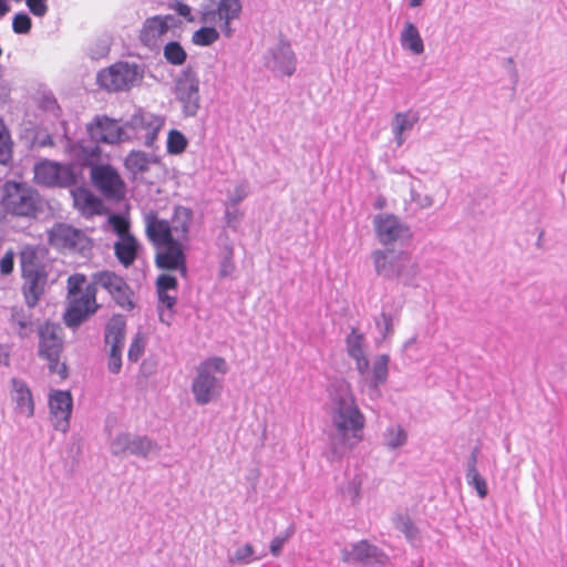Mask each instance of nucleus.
Masks as SVG:
<instances>
[{"label":"nucleus","instance_id":"48","mask_svg":"<svg viewBox=\"0 0 567 567\" xmlns=\"http://www.w3.org/2000/svg\"><path fill=\"white\" fill-rule=\"evenodd\" d=\"M411 200L421 209H427L434 205V198L430 194H421L411 188Z\"/></svg>","mask_w":567,"mask_h":567},{"label":"nucleus","instance_id":"17","mask_svg":"<svg viewBox=\"0 0 567 567\" xmlns=\"http://www.w3.org/2000/svg\"><path fill=\"white\" fill-rule=\"evenodd\" d=\"M51 245L63 248L83 251L90 246L86 235L65 224H56L48 231Z\"/></svg>","mask_w":567,"mask_h":567},{"label":"nucleus","instance_id":"50","mask_svg":"<svg viewBox=\"0 0 567 567\" xmlns=\"http://www.w3.org/2000/svg\"><path fill=\"white\" fill-rule=\"evenodd\" d=\"M85 282V276L81 274H75L69 277L68 279V289H69V296L75 295V293H82L84 290H81V287Z\"/></svg>","mask_w":567,"mask_h":567},{"label":"nucleus","instance_id":"45","mask_svg":"<svg viewBox=\"0 0 567 567\" xmlns=\"http://www.w3.org/2000/svg\"><path fill=\"white\" fill-rule=\"evenodd\" d=\"M466 481L470 486L475 488L480 498L483 499L487 496L488 489L486 481L478 472L466 474Z\"/></svg>","mask_w":567,"mask_h":567},{"label":"nucleus","instance_id":"46","mask_svg":"<svg viewBox=\"0 0 567 567\" xmlns=\"http://www.w3.org/2000/svg\"><path fill=\"white\" fill-rule=\"evenodd\" d=\"M248 195V185L246 183H239L228 194L227 204L230 206H237Z\"/></svg>","mask_w":567,"mask_h":567},{"label":"nucleus","instance_id":"23","mask_svg":"<svg viewBox=\"0 0 567 567\" xmlns=\"http://www.w3.org/2000/svg\"><path fill=\"white\" fill-rule=\"evenodd\" d=\"M342 560L346 563H363L365 565H384L388 556L377 546L361 540L351 546V549L342 550Z\"/></svg>","mask_w":567,"mask_h":567},{"label":"nucleus","instance_id":"42","mask_svg":"<svg viewBox=\"0 0 567 567\" xmlns=\"http://www.w3.org/2000/svg\"><path fill=\"white\" fill-rule=\"evenodd\" d=\"M12 143L10 140L9 132L0 120V163L6 164L11 158Z\"/></svg>","mask_w":567,"mask_h":567},{"label":"nucleus","instance_id":"58","mask_svg":"<svg viewBox=\"0 0 567 567\" xmlns=\"http://www.w3.org/2000/svg\"><path fill=\"white\" fill-rule=\"evenodd\" d=\"M176 10L181 16L192 20L190 8L187 4L178 3Z\"/></svg>","mask_w":567,"mask_h":567},{"label":"nucleus","instance_id":"4","mask_svg":"<svg viewBox=\"0 0 567 567\" xmlns=\"http://www.w3.org/2000/svg\"><path fill=\"white\" fill-rule=\"evenodd\" d=\"M228 364L221 357H209L202 361L192 380V393L198 405H207L216 401L224 388Z\"/></svg>","mask_w":567,"mask_h":567},{"label":"nucleus","instance_id":"13","mask_svg":"<svg viewBox=\"0 0 567 567\" xmlns=\"http://www.w3.org/2000/svg\"><path fill=\"white\" fill-rule=\"evenodd\" d=\"M96 309V288L90 284L82 293L69 296L64 322L70 328H76Z\"/></svg>","mask_w":567,"mask_h":567},{"label":"nucleus","instance_id":"31","mask_svg":"<svg viewBox=\"0 0 567 567\" xmlns=\"http://www.w3.org/2000/svg\"><path fill=\"white\" fill-rule=\"evenodd\" d=\"M400 42L403 49L415 55L424 52V43L417 28L411 21H405L400 33Z\"/></svg>","mask_w":567,"mask_h":567},{"label":"nucleus","instance_id":"2","mask_svg":"<svg viewBox=\"0 0 567 567\" xmlns=\"http://www.w3.org/2000/svg\"><path fill=\"white\" fill-rule=\"evenodd\" d=\"M328 396L329 413L337 433L329 436L326 457L333 462L341 460L363 439L365 416L360 411L351 384L347 380L331 381Z\"/></svg>","mask_w":567,"mask_h":567},{"label":"nucleus","instance_id":"47","mask_svg":"<svg viewBox=\"0 0 567 567\" xmlns=\"http://www.w3.org/2000/svg\"><path fill=\"white\" fill-rule=\"evenodd\" d=\"M243 218V213L237 208V206H230L227 204L225 210V219L228 227L236 230L240 224Z\"/></svg>","mask_w":567,"mask_h":567},{"label":"nucleus","instance_id":"55","mask_svg":"<svg viewBox=\"0 0 567 567\" xmlns=\"http://www.w3.org/2000/svg\"><path fill=\"white\" fill-rule=\"evenodd\" d=\"M289 537H290V534L286 533L285 535L276 536L271 540V543H270V553L275 557H278L281 554V549H282L284 545L286 544V542L289 539Z\"/></svg>","mask_w":567,"mask_h":567},{"label":"nucleus","instance_id":"53","mask_svg":"<svg viewBox=\"0 0 567 567\" xmlns=\"http://www.w3.org/2000/svg\"><path fill=\"white\" fill-rule=\"evenodd\" d=\"M235 270V265L233 261V250L228 249L225 257L223 258L220 262V269L219 275L221 277H228L230 276Z\"/></svg>","mask_w":567,"mask_h":567},{"label":"nucleus","instance_id":"61","mask_svg":"<svg viewBox=\"0 0 567 567\" xmlns=\"http://www.w3.org/2000/svg\"><path fill=\"white\" fill-rule=\"evenodd\" d=\"M424 0H410V7L416 8L423 3Z\"/></svg>","mask_w":567,"mask_h":567},{"label":"nucleus","instance_id":"54","mask_svg":"<svg viewBox=\"0 0 567 567\" xmlns=\"http://www.w3.org/2000/svg\"><path fill=\"white\" fill-rule=\"evenodd\" d=\"M14 266V252L7 250L0 259V271L2 275H10Z\"/></svg>","mask_w":567,"mask_h":567},{"label":"nucleus","instance_id":"11","mask_svg":"<svg viewBox=\"0 0 567 567\" xmlns=\"http://www.w3.org/2000/svg\"><path fill=\"white\" fill-rule=\"evenodd\" d=\"M179 24L181 20L173 14L147 18L140 30V40L152 50L158 49L169 33L174 35Z\"/></svg>","mask_w":567,"mask_h":567},{"label":"nucleus","instance_id":"21","mask_svg":"<svg viewBox=\"0 0 567 567\" xmlns=\"http://www.w3.org/2000/svg\"><path fill=\"white\" fill-rule=\"evenodd\" d=\"M389 362L390 357L388 354H379L373 359L371 370L368 367L365 373H359L368 389V395L373 400L381 396L380 386L388 380Z\"/></svg>","mask_w":567,"mask_h":567},{"label":"nucleus","instance_id":"49","mask_svg":"<svg viewBox=\"0 0 567 567\" xmlns=\"http://www.w3.org/2000/svg\"><path fill=\"white\" fill-rule=\"evenodd\" d=\"M30 12L38 18L44 17L49 11L48 0H25Z\"/></svg>","mask_w":567,"mask_h":567},{"label":"nucleus","instance_id":"28","mask_svg":"<svg viewBox=\"0 0 567 567\" xmlns=\"http://www.w3.org/2000/svg\"><path fill=\"white\" fill-rule=\"evenodd\" d=\"M71 193L74 206L82 213V215L93 216L100 214L102 203L89 189L78 187L72 189Z\"/></svg>","mask_w":567,"mask_h":567},{"label":"nucleus","instance_id":"35","mask_svg":"<svg viewBox=\"0 0 567 567\" xmlns=\"http://www.w3.org/2000/svg\"><path fill=\"white\" fill-rule=\"evenodd\" d=\"M383 445L389 450H398L408 442V433L400 424L389 425L382 434Z\"/></svg>","mask_w":567,"mask_h":567},{"label":"nucleus","instance_id":"18","mask_svg":"<svg viewBox=\"0 0 567 567\" xmlns=\"http://www.w3.org/2000/svg\"><path fill=\"white\" fill-rule=\"evenodd\" d=\"M165 124V118L150 112L140 111L131 118V125L143 140L144 145L152 147L158 133Z\"/></svg>","mask_w":567,"mask_h":567},{"label":"nucleus","instance_id":"25","mask_svg":"<svg viewBox=\"0 0 567 567\" xmlns=\"http://www.w3.org/2000/svg\"><path fill=\"white\" fill-rule=\"evenodd\" d=\"M419 121V112L414 110L398 112L393 115L391 121V131L396 146L400 147L404 144L410 132L414 128Z\"/></svg>","mask_w":567,"mask_h":567},{"label":"nucleus","instance_id":"15","mask_svg":"<svg viewBox=\"0 0 567 567\" xmlns=\"http://www.w3.org/2000/svg\"><path fill=\"white\" fill-rule=\"evenodd\" d=\"M34 177L38 183L47 186H71L75 184L76 176L70 165L45 161L34 167Z\"/></svg>","mask_w":567,"mask_h":567},{"label":"nucleus","instance_id":"20","mask_svg":"<svg viewBox=\"0 0 567 567\" xmlns=\"http://www.w3.org/2000/svg\"><path fill=\"white\" fill-rule=\"evenodd\" d=\"M87 132L96 143L115 144L122 142L126 135L115 120L107 116H96L87 125Z\"/></svg>","mask_w":567,"mask_h":567},{"label":"nucleus","instance_id":"14","mask_svg":"<svg viewBox=\"0 0 567 567\" xmlns=\"http://www.w3.org/2000/svg\"><path fill=\"white\" fill-rule=\"evenodd\" d=\"M91 178L94 186L106 198L121 199L125 196V183L111 165H93L91 167Z\"/></svg>","mask_w":567,"mask_h":567},{"label":"nucleus","instance_id":"34","mask_svg":"<svg viewBox=\"0 0 567 567\" xmlns=\"http://www.w3.org/2000/svg\"><path fill=\"white\" fill-rule=\"evenodd\" d=\"M241 11V3L239 0H220L217 7V17L219 21L224 22L223 30L227 37L231 35L229 23L231 20L237 19Z\"/></svg>","mask_w":567,"mask_h":567},{"label":"nucleus","instance_id":"39","mask_svg":"<svg viewBox=\"0 0 567 567\" xmlns=\"http://www.w3.org/2000/svg\"><path fill=\"white\" fill-rule=\"evenodd\" d=\"M394 525L398 530L404 534L409 542L414 543L419 539V530L409 516L398 515L394 519Z\"/></svg>","mask_w":567,"mask_h":567},{"label":"nucleus","instance_id":"22","mask_svg":"<svg viewBox=\"0 0 567 567\" xmlns=\"http://www.w3.org/2000/svg\"><path fill=\"white\" fill-rule=\"evenodd\" d=\"M51 421L55 430L66 432L72 412V396L68 391H52L49 398Z\"/></svg>","mask_w":567,"mask_h":567},{"label":"nucleus","instance_id":"30","mask_svg":"<svg viewBox=\"0 0 567 567\" xmlns=\"http://www.w3.org/2000/svg\"><path fill=\"white\" fill-rule=\"evenodd\" d=\"M125 320L122 316H114L105 329V343L110 350H123L125 339Z\"/></svg>","mask_w":567,"mask_h":567},{"label":"nucleus","instance_id":"6","mask_svg":"<svg viewBox=\"0 0 567 567\" xmlns=\"http://www.w3.org/2000/svg\"><path fill=\"white\" fill-rule=\"evenodd\" d=\"M1 205L8 214L18 217H35L41 210L39 194L27 184L17 182L4 183Z\"/></svg>","mask_w":567,"mask_h":567},{"label":"nucleus","instance_id":"12","mask_svg":"<svg viewBox=\"0 0 567 567\" xmlns=\"http://www.w3.org/2000/svg\"><path fill=\"white\" fill-rule=\"evenodd\" d=\"M175 94L185 116L193 117L198 113L200 107L199 80L194 71L182 72L176 81Z\"/></svg>","mask_w":567,"mask_h":567},{"label":"nucleus","instance_id":"19","mask_svg":"<svg viewBox=\"0 0 567 567\" xmlns=\"http://www.w3.org/2000/svg\"><path fill=\"white\" fill-rule=\"evenodd\" d=\"M266 66L282 75H292L296 71V55L291 45L287 41L280 40L268 51Z\"/></svg>","mask_w":567,"mask_h":567},{"label":"nucleus","instance_id":"26","mask_svg":"<svg viewBox=\"0 0 567 567\" xmlns=\"http://www.w3.org/2000/svg\"><path fill=\"white\" fill-rule=\"evenodd\" d=\"M11 400L18 414L27 419L33 416L34 403L31 391L24 381L20 379L11 380Z\"/></svg>","mask_w":567,"mask_h":567},{"label":"nucleus","instance_id":"24","mask_svg":"<svg viewBox=\"0 0 567 567\" xmlns=\"http://www.w3.org/2000/svg\"><path fill=\"white\" fill-rule=\"evenodd\" d=\"M156 290L158 296V311L159 318L162 321L167 322L171 319L172 315L168 313L166 319V313L164 312V308L167 310H172L176 303V291H177V280L174 276L168 274H162L157 277L156 280Z\"/></svg>","mask_w":567,"mask_h":567},{"label":"nucleus","instance_id":"51","mask_svg":"<svg viewBox=\"0 0 567 567\" xmlns=\"http://www.w3.org/2000/svg\"><path fill=\"white\" fill-rule=\"evenodd\" d=\"M122 351L123 350H110L107 369L110 372L117 374L122 368Z\"/></svg>","mask_w":567,"mask_h":567},{"label":"nucleus","instance_id":"16","mask_svg":"<svg viewBox=\"0 0 567 567\" xmlns=\"http://www.w3.org/2000/svg\"><path fill=\"white\" fill-rule=\"evenodd\" d=\"M110 449L111 453L115 456L131 454L138 457H147L151 453L157 451V445L146 436L121 433L113 439Z\"/></svg>","mask_w":567,"mask_h":567},{"label":"nucleus","instance_id":"9","mask_svg":"<svg viewBox=\"0 0 567 567\" xmlns=\"http://www.w3.org/2000/svg\"><path fill=\"white\" fill-rule=\"evenodd\" d=\"M59 327L45 322L38 328L39 350L41 358L49 362V369L52 373L59 374L61 378L66 377V367L60 363V353L62 351V341L58 334Z\"/></svg>","mask_w":567,"mask_h":567},{"label":"nucleus","instance_id":"3","mask_svg":"<svg viewBox=\"0 0 567 567\" xmlns=\"http://www.w3.org/2000/svg\"><path fill=\"white\" fill-rule=\"evenodd\" d=\"M20 265L23 280L22 293L27 306L32 309L44 295L52 264L45 248L25 246L20 251Z\"/></svg>","mask_w":567,"mask_h":567},{"label":"nucleus","instance_id":"40","mask_svg":"<svg viewBox=\"0 0 567 567\" xmlns=\"http://www.w3.org/2000/svg\"><path fill=\"white\" fill-rule=\"evenodd\" d=\"M219 34L215 28L204 27L193 33L192 41L196 45L207 47L213 44Z\"/></svg>","mask_w":567,"mask_h":567},{"label":"nucleus","instance_id":"8","mask_svg":"<svg viewBox=\"0 0 567 567\" xmlns=\"http://www.w3.org/2000/svg\"><path fill=\"white\" fill-rule=\"evenodd\" d=\"M375 238L384 246L405 245L413 236L410 226L400 217L389 213H381L372 220Z\"/></svg>","mask_w":567,"mask_h":567},{"label":"nucleus","instance_id":"32","mask_svg":"<svg viewBox=\"0 0 567 567\" xmlns=\"http://www.w3.org/2000/svg\"><path fill=\"white\" fill-rule=\"evenodd\" d=\"M138 241L134 236H126L118 238L114 244L115 256L118 261L124 266H131L137 256Z\"/></svg>","mask_w":567,"mask_h":567},{"label":"nucleus","instance_id":"59","mask_svg":"<svg viewBox=\"0 0 567 567\" xmlns=\"http://www.w3.org/2000/svg\"><path fill=\"white\" fill-rule=\"evenodd\" d=\"M9 11V4L4 0H0V17L6 16Z\"/></svg>","mask_w":567,"mask_h":567},{"label":"nucleus","instance_id":"44","mask_svg":"<svg viewBox=\"0 0 567 567\" xmlns=\"http://www.w3.org/2000/svg\"><path fill=\"white\" fill-rule=\"evenodd\" d=\"M109 223L113 229V231L118 236V238H124L126 236H133L130 233V223L120 215H112L109 218Z\"/></svg>","mask_w":567,"mask_h":567},{"label":"nucleus","instance_id":"33","mask_svg":"<svg viewBox=\"0 0 567 567\" xmlns=\"http://www.w3.org/2000/svg\"><path fill=\"white\" fill-rule=\"evenodd\" d=\"M157 157L142 151H132L125 158V167L134 175L144 174L157 164Z\"/></svg>","mask_w":567,"mask_h":567},{"label":"nucleus","instance_id":"38","mask_svg":"<svg viewBox=\"0 0 567 567\" xmlns=\"http://www.w3.org/2000/svg\"><path fill=\"white\" fill-rule=\"evenodd\" d=\"M374 323L381 339L385 340L393 333L394 315L383 309L381 313L374 318Z\"/></svg>","mask_w":567,"mask_h":567},{"label":"nucleus","instance_id":"52","mask_svg":"<svg viewBox=\"0 0 567 567\" xmlns=\"http://www.w3.org/2000/svg\"><path fill=\"white\" fill-rule=\"evenodd\" d=\"M144 352V341L137 334L128 349V360L136 362Z\"/></svg>","mask_w":567,"mask_h":567},{"label":"nucleus","instance_id":"43","mask_svg":"<svg viewBox=\"0 0 567 567\" xmlns=\"http://www.w3.org/2000/svg\"><path fill=\"white\" fill-rule=\"evenodd\" d=\"M31 27H32V21H31V18L27 13L19 12L17 14H14V17L12 19V29H13L14 33L27 34L30 32Z\"/></svg>","mask_w":567,"mask_h":567},{"label":"nucleus","instance_id":"1","mask_svg":"<svg viewBox=\"0 0 567 567\" xmlns=\"http://www.w3.org/2000/svg\"><path fill=\"white\" fill-rule=\"evenodd\" d=\"M145 234L156 248L155 265L163 270L177 271L186 276V250L189 241L192 212L176 207L171 219L159 217L155 210L143 215Z\"/></svg>","mask_w":567,"mask_h":567},{"label":"nucleus","instance_id":"27","mask_svg":"<svg viewBox=\"0 0 567 567\" xmlns=\"http://www.w3.org/2000/svg\"><path fill=\"white\" fill-rule=\"evenodd\" d=\"M346 343L349 357L355 361L357 371L359 373H365L368 369V358L365 354L364 334L358 329H352L347 337Z\"/></svg>","mask_w":567,"mask_h":567},{"label":"nucleus","instance_id":"37","mask_svg":"<svg viewBox=\"0 0 567 567\" xmlns=\"http://www.w3.org/2000/svg\"><path fill=\"white\" fill-rule=\"evenodd\" d=\"M187 145L188 141L182 132L177 130L169 131L166 143L168 154L179 155L186 150Z\"/></svg>","mask_w":567,"mask_h":567},{"label":"nucleus","instance_id":"5","mask_svg":"<svg viewBox=\"0 0 567 567\" xmlns=\"http://www.w3.org/2000/svg\"><path fill=\"white\" fill-rule=\"evenodd\" d=\"M374 271L386 280H395L405 286L412 285L420 274V266L403 250L375 249L371 252Z\"/></svg>","mask_w":567,"mask_h":567},{"label":"nucleus","instance_id":"56","mask_svg":"<svg viewBox=\"0 0 567 567\" xmlns=\"http://www.w3.org/2000/svg\"><path fill=\"white\" fill-rule=\"evenodd\" d=\"M360 487L361 481L358 478H353L348 483L347 493L350 496L352 503H358L360 499Z\"/></svg>","mask_w":567,"mask_h":567},{"label":"nucleus","instance_id":"57","mask_svg":"<svg viewBox=\"0 0 567 567\" xmlns=\"http://www.w3.org/2000/svg\"><path fill=\"white\" fill-rule=\"evenodd\" d=\"M477 455H478V450L474 449L473 452L471 453L470 458L466 462V474H473L475 472H478L477 467H476Z\"/></svg>","mask_w":567,"mask_h":567},{"label":"nucleus","instance_id":"7","mask_svg":"<svg viewBox=\"0 0 567 567\" xmlns=\"http://www.w3.org/2000/svg\"><path fill=\"white\" fill-rule=\"evenodd\" d=\"M144 71L135 63L117 62L97 73V83L109 92L130 90L140 83Z\"/></svg>","mask_w":567,"mask_h":567},{"label":"nucleus","instance_id":"41","mask_svg":"<svg viewBox=\"0 0 567 567\" xmlns=\"http://www.w3.org/2000/svg\"><path fill=\"white\" fill-rule=\"evenodd\" d=\"M255 554V549L250 544H245L241 547H238L235 553L229 557L230 564H240L247 565L255 559H260V557H252Z\"/></svg>","mask_w":567,"mask_h":567},{"label":"nucleus","instance_id":"10","mask_svg":"<svg viewBox=\"0 0 567 567\" xmlns=\"http://www.w3.org/2000/svg\"><path fill=\"white\" fill-rule=\"evenodd\" d=\"M92 285L95 288L105 289L118 307L132 310L135 307L134 292L124 278L109 270L97 271L92 275Z\"/></svg>","mask_w":567,"mask_h":567},{"label":"nucleus","instance_id":"62","mask_svg":"<svg viewBox=\"0 0 567 567\" xmlns=\"http://www.w3.org/2000/svg\"><path fill=\"white\" fill-rule=\"evenodd\" d=\"M2 55V49L0 48V56Z\"/></svg>","mask_w":567,"mask_h":567},{"label":"nucleus","instance_id":"36","mask_svg":"<svg viewBox=\"0 0 567 567\" xmlns=\"http://www.w3.org/2000/svg\"><path fill=\"white\" fill-rule=\"evenodd\" d=\"M163 54L166 61L173 65H182L187 58L186 51L176 41L168 42L164 47Z\"/></svg>","mask_w":567,"mask_h":567},{"label":"nucleus","instance_id":"29","mask_svg":"<svg viewBox=\"0 0 567 567\" xmlns=\"http://www.w3.org/2000/svg\"><path fill=\"white\" fill-rule=\"evenodd\" d=\"M10 324L20 338H29L35 330V322L31 310L13 308L11 311Z\"/></svg>","mask_w":567,"mask_h":567},{"label":"nucleus","instance_id":"60","mask_svg":"<svg viewBox=\"0 0 567 567\" xmlns=\"http://www.w3.org/2000/svg\"><path fill=\"white\" fill-rule=\"evenodd\" d=\"M416 342V337H412L410 338L409 340H406L403 344V348L404 350H408L410 347H412L413 344H415Z\"/></svg>","mask_w":567,"mask_h":567}]
</instances>
